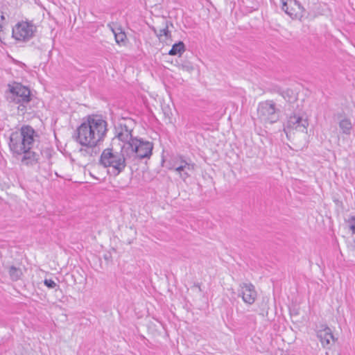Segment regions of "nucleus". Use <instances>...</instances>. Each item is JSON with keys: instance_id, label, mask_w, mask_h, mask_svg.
Listing matches in <instances>:
<instances>
[{"instance_id": "f257e3e1", "label": "nucleus", "mask_w": 355, "mask_h": 355, "mask_svg": "<svg viewBox=\"0 0 355 355\" xmlns=\"http://www.w3.org/2000/svg\"><path fill=\"white\" fill-rule=\"evenodd\" d=\"M107 131V123L101 116L90 115L77 128L76 141L93 151L103 141Z\"/></svg>"}, {"instance_id": "f03ea898", "label": "nucleus", "mask_w": 355, "mask_h": 355, "mask_svg": "<svg viewBox=\"0 0 355 355\" xmlns=\"http://www.w3.org/2000/svg\"><path fill=\"white\" fill-rule=\"evenodd\" d=\"M37 135L30 125H23L12 131L9 137V148L15 155H22L25 150L32 149Z\"/></svg>"}, {"instance_id": "7ed1b4c3", "label": "nucleus", "mask_w": 355, "mask_h": 355, "mask_svg": "<svg viewBox=\"0 0 355 355\" xmlns=\"http://www.w3.org/2000/svg\"><path fill=\"white\" fill-rule=\"evenodd\" d=\"M128 159L124 152L121 150L119 153L113 148H108L103 151L100 162L105 167L112 168L113 173L117 175L125 169Z\"/></svg>"}, {"instance_id": "20e7f679", "label": "nucleus", "mask_w": 355, "mask_h": 355, "mask_svg": "<svg viewBox=\"0 0 355 355\" xmlns=\"http://www.w3.org/2000/svg\"><path fill=\"white\" fill-rule=\"evenodd\" d=\"M153 144L152 142L135 137L131 144L121 147V151L126 154L128 159H149L152 155Z\"/></svg>"}, {"instance_id": "39448f33", "label": "nucleus", "mask_w": 355, "mask_h": 355, "mask_svg": "<svg viewBox=\"0 0 355 355\" xmlns=\"http://www.w3.org/2000/svg\"><path fill=\"white\" fill-rule=\"evenodd\" d=\"M9 91L10 101L17 104L18 110L24 113L31 101L30 89L20 83H14L12 85H9Z\"/></svg>"}, {"instance_id": "423d86ee", "label": "nucleus", "mask_w": 355, "mask_h": 355, "mask_svg": "<svg viewBox=\"0 0 355 355\" xmlns=\"http://www.w3.org/2000/svg\"><path fill=\"white\" fill-rule=\"evenodd\" d=\"M280 110L272 101H266L259 103L257 107L258 119L265 124H272L279 119Z\"/></svg>"}, {"instance_id": "0eeeda50", "label": "nucleus", "mask_w": 355, "mask_h": 355, "mask_svg": "<svg viewBox=\"0 0 355 355\" xmlns=\"http://www.w3.org/2000/svg\"><path fill=\"white\" fill-rule=\"evenodd\" d=\"M308 126L309 121L306 117L299 114H293L288 117L284 130L288 137V135L295 132H306Z\"/></svg>"}, {"instance_id": "6e6552de", "label": "nucleus", "mask_w": 355, "mask_h": 355, "mask_svg": "<svg viewBox=\"0 0 355 355\" xmlns=\"http://www.w3.org/2000/svg\"><path fill=\"white\" fill-rule=\"evenodd\" d=\"M36 32V27L30 22L21 21L15 25L12 29V37L20 42L30 40Z\"/></svg>"}, {"instance_id": "1a4fd4ad", "label": "nucleus", "mask_w": 355, "mask_h": 355, "mask_svg": "<svg viewBox=\"0 0 355 355\" xmlns=\"http://www.w3.org/2000/svg\"><path fill=\"white\" fill-rule=\"evenodd\" d=\"M195 164L191 161L184 159L182 156L175 157L171 164V170L174 171L180 178L185 181L194 170Z\"/></svg>"}, {"instance_id": "9d476101", "label": "nucleus", "mask_w": 355, "mask_h": 355, "mask_svg": "<svg viewBox=\"0 0 355 355\" xmlns=\"http://www.w3.org/2000/svg\"><path fill=\"white\" fill-rule=\"evenodd\" d=\"M133 121L131 119H125L119 123L116 128V139L123 142L121 147L127 144H131L135 139L132 135Z\"/></svg>"}, {"instance_id": "9b49d317", "label": "nucleus", "mask_w": 355, "mask_h": 355, "mask_svg": "<svg viewBox=\"0 0 355 355\" xmlns=\"http://www.w3.org/2000/svg\"><path fill=\"white\" fill-rule=\"evenodd\" d=\"M239 295L247 304H252L257 297L254 286L251 283H242L239 286Z\"/></svg>"}, {"instance_id": "f8f14e48", "label": "nucleus", "mask_w": 355, "mask_h": 355, "mask_svg": "<svg viewBox=\"0 0 355 355\" xmlns=\"http://www.w3.org/2000/svg\"><path fill=\"white\" fill-rule=\"evenodd\" d=\"M317 336L323 347H329L331 341H334L331 330L328 327H322L319 329Z\"/></svg>"}, {"instance_id": "ddd939ff", "label": "nucleus", "mask_w": 355, "mask_h": 355, "mask_svg": "<svg viewBox=\"0 0 355 355\" xmlns=\"http://www.w3.org/2000/svg\"><path fill=\"white\" fill-rule=\"evenodd\" d=\"M22 155L21 163L26 166L35 165L40 159V155L32 151L31 149L25 150Z\"/></svg>"}, {"instance_id": "4468645a", "label": "nucleus", "mask_w": 355, "mask_h": 355, "mask_svg": "<svg viewBox=\"0 0 355 355\" xmlns=\"http://www.w3.org/2000/svg\"><path fill=\"white\" fill-rule=\"evenodd\" d=\"M339 128L342 132L345 135H350L352 129V124L350 119L344 117L341 119L338 122Z\"/></svg>"}, {"instance_id": "2eb2a0df", "label": "nucleus", "mask_w": 355, "mask_h": 355, "mask_svg": "<svg viewBox=\"0 0 355 355\" xmlns=\"http://www.w3.org/2000/svg\"><path fill=\"white\" fill-rule=\"evenodd\" d=\"M185 51V46L182 42L174 44L168 52L170 55H181Z\"/></svg>"}, {"instance_id": "dca6fc26", "label": "nucleus", "mask_w": 355, "mask_h": 355, "mask_svg": "<svg viewBox=\"0 0 355 355\" xmlns=\"http://www.w3.org/2000/svg\"><path fill=\"white\" fill-rule=\"evenodd\" d=\"M8 274L10 278L12 281H17L21 278L22 275V271L20 268H17L14 266H11L8 268Z\"/></svg>"}, {"instance_id": "f3484780", "label": "nucleus", "mask_w": 355, "mask_h": 355, "mask_svg": "<svg viewBox=\"0 0 355 355\" xmlns=\"http://www.w3.org/2000/svg\"><path fill=\"white\" fill-rule=\"evenodd\" d=\"M113 33L114 34L116 43L120 44L121 42H124L125 39L126 38V35L123 32H116L114 31Z\"/></svg>"}, {"instance_id": "a211bd4d", "label": "nucleus", "mask_w": 355, "mask_h": 355, "mask_svg": "<svg viewBox=\"0 0 355 355\" xmlns=\"http://www.w3.org/2000/svg\"><path fill=\"white\" fill-rule=\"evenodd\" d=\"M348 226L349 230L353 234H355V216H352L347 220Z\"/></svg>"}, {"instance_id": "6ab92c4d", "label": "nucleus", "mask_w": 355, "mask_h": 355, "mask_svg": "<svg viewBox=\"0 0 355 355\" xmlns=\"http://www.w3.org/2000/svg\"><path fill=\"white\" fill-rule=\"evenodd\" d=\"M282 9L289 16H291V17L295 15V14L293 13L292 9L290 10V8H288V4L287 2H283L282 3Z\"/></svg>"}, {"instance_id": "aec40b11", "label": "nucleus", "mask_w": 355, "mask_h": 355, "mask_svg": "<svg viewBox=\"0 0 355 355\" xmlns=\"http://www.w3.org/2000/svg\"><path fill=\"white\" fill-rule=\"evenodd\" d=\"M155 33L157 36L159 37V39L161 40V37L162 36L168 37L169 31L168 30V27L166 26L165 28L160 29L158 33L155 31Z\"/></svg>"}, {"instance_id": "412c9836", "label": "nucleus", "mask_w": 355, "mask_h": 355, "mask_svg": "<svg viewBox=\"0 0 355 355\" xmlns=\"http://www.w3.org/2000/svg\"><path fill=\"white\" fill-rule=\"evenodd\" d=\"M44 284L49 288H54L57 286L56 283L51 279H45Z\"/></svg>"}, {"instance_id": "4be33fe9", "label": "nucleus", "mask_w": 355, "mask_h": 355, "mask_svg": "<svg viewBox=\"0 0 355 355\" xmlns=\"http://www.w3.org/2000/svg\"><path fill=\"white\" fill-rule=\"evenodd\" d=\"M182 68L184 70H187L188 71H192L193 70V67L190 66V65H188V64H184L182 66Z\"/></svg>"}, {"instance_id": "5701e85b", "label": "nucleus", "mask_w": 355, "mask_h": 355, "mask_svg": "<svg viewBox=\"0 0 355 355\" xmlns=\"http://www.w3.org/2000/svg\"><path fill=\"white\" fill-rule=\"evenodd\" d=\"M294 3L295 5L297 6L300 8V4L296 1V0H291L290 4Z\"/></svg>"}, {"instance_id": "b1692460", "label": "nucleus", "mask_w": 355, "mask_h": 355, "mask_svg": "<svg viewBox=\"0 0 355 355\" xmlns=\"http://www.w3.org/2000/svg\"><path fill=\"white\" fill-rule=\"evenodd\" d=\"M96 148H94V149H95ZM85 151H87V153L89 154L90 155H92V153L94 152V153H96V151H94V150H93V151H92L91 150H89L87 148L86 150H85Z\"/></svg>"}, {"instance_id": "393cba45", "label": "nucleus", "mask_w": 355, "mask_h": 355, "mask_svg": "<svg viewBox=\"0 0 355 355\" xmlns=\"http://www.w3.org/2000/svg\"><path fill=\"white\" fill-rule=\"evenodd\" d=\"M1 19H5L4 16L3 15L1 16Z\"/></svg>"}]
</instances>
